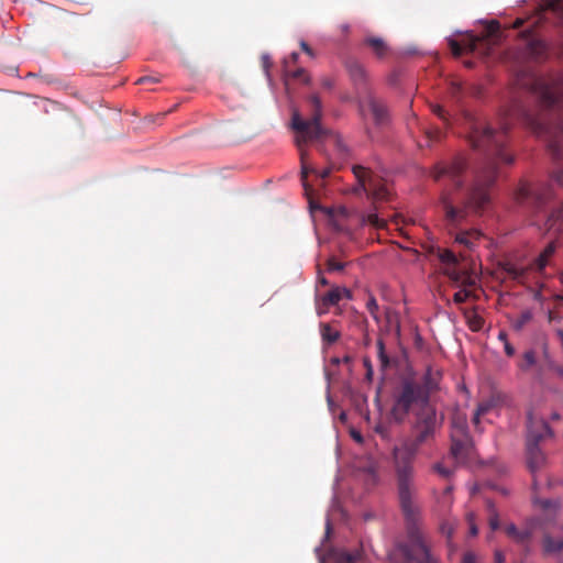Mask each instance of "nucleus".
I'll use <instances>...</instances> for the list:
<instances>
[{"label": "nucleus", "instance_id": "nucleus-43", "mask_svg": "<svg viewBox=\"0 0 563 563\" xmlns=\"http://www.w3.org/2000/svg\"><path fill=\"white\" fill-rule=\"evenodd\" d=\"M518 530L519 529L514 523H509L505 527V532L510 539L515 538V536L518 533Z\"/></svg>", "mask_w": 563, "mask_h": 563}, {"label": "nucleus", "instance_id": "nucleus-61", "mask_svg": "<svg viewBox=\"0 0 563 563\" xmlns=\"http://www.w3.org/2000/svg\"><path fill=\"white\" fill-rule=\"evenodd\" d=\"M548 319H549L550 322L555 319V316H554V313L552 311H549Z\"/></svg>", "mask_w": 563, "mask_h": 563}, {"label": "nucleus", "instance_id": "nucleus-24", "mask_svg": "<svg viewBox=\"0 0 563 563\" xmlns=\"http://www.w3.org/2000/svg\"><path fill=\"white\" fill-rule=\"evenodd\" d=\"M537 363L536 352L533 350H529L523 353L522 360L519 362L518 366L521 371L527 372Z\"/></svg>", "mask_w": 563, "mask_h": 563}, {"label": "nucleus", "instance_id": "nucleus-5", "mask_svg": "<svg viewBox=\"0 0 563 563\" xmlns=\"http://www.w3.org/2000/svg\"><path fill=\"white\" fill-rule=\"evenodd\" d=\"M352 172L357 181L356 186L352 189L355 195L366 194L373 205L389 200L390 190L385 179L362 165H354Z\"/></svg>", "mask_w": 563, "mask_h": 563}, {"label": "nucleus", "instance_id": "nucleus-52", "mask_svg": "<svg viewBox=\"0 0 563 563\" xmlns=\"http://www.w3.org/2000/svg\"><path fill=\"white\" fill-rule=\"evenodd\" d=\"M262 64H263L264 69L267 71L269 66H271V60H269V57L267 55H264L262 57Z\"/></svg>", "mask_w": 563, "mask_h": 563}, {"label": "nucleus", "instance_id": "nucleus-32", "mask_svg": "<svg viewBox=\"0 0 563 563\" xmlns=\"http://www.w3.org/2000/svg\"><path fill=\"white\" fill-rule=\"evenodd\" d=\"M505 271L509 276H511L514 279H519L523 276L525 272L522 268H518L515 265L507 264L505 267Z\"/></svg>", "mask_w": 563, "mask_h": 563}, {"label": "nucleus", "instance_id": "nucleus-31", "mask_svg": "<svg viewBox=\"0 0 563 563\" xmlns=\"http://www.w3.org/2000/svg\"><path fill=\"white\" fill-rule=\"evenodd\" d=\"M471 290L461 289L454 294L453 301L457 305L463 303L471 297Z\"/></svg>", "mask_w": 563, "mask_h": 563}, {"label": "nucleus", "instance_id": "nucleus-55", "mask_svg": "<svg viewBox=\"0 0 563 563\" xmlns=\"http://www.w3.org/2000/svg\"><path fill=\"white\" fill-rule=\"evenodd\" d=\"M332 85H333V84H332L331 79L325 78V79H323V80H322V86H323L324 88H331V87H332Z\"/></svg>", "mask_w": 563, "mask_h": 563}, {"label": "nucleus", "instance_id": "nucleus-12", "mask_svg": "<svg viewBox=\"0 0 563 563\" xmlns=\"http://www.w3.org/2000/svg\"><path fill=\"white\" fill-rule=\"evenodd\" d=\"M451 454L459 462H464L471 452L470 437L451 435Z\"/></svg>", "mask_w": 563, "mask_h": 563}, {"label": "nucleus", "instance_id": "nucleus-56", "mask_svg": "<svg viewBox=\"0 0 563 563\" xmlns=\"http://www.w3.org/2000/svg\"><path fill=\"white\" fill-rule=\"evenodd\" d=\"M555 180L560 184V185H563V172H559L555 176Z\"/></svg>", "mask_w": 563, "mask_h": 563}, {"label": "nucleus", "instance_id": "nucleus-35", "mask_svg": "<svg viewBox=\"0 0 563 563\" xmlns=\"http://www.w3.org/2000/svg\"><path fill=\"white\" fill-rule=\"evenodd\" d=\"M466 520H467L468 527H470V536L476 537L478 533V528L475 522V515L473 512H468L466 515Z\"/></svg>", "mask_w": 563, "mask_h": 563}, {"label": "nucleus", "instance_id": "nucleus-17", "mask_svg": "<svg viewBox=\"0 0 563 563\" xmlns=\"http://www.w3.org/2000/svg\"><path fill=\"white\" fill-rule=\"evenodd\" d=\"M444 274L456 285H473L471 276L465 272L457 269L456 265L446 267Z\"/></svg>", "mask_w": 563, "mask_h": 563}, {"label": "nucleus", "instance_id": "nucleus-57", "mask_svg": "<svg viewBox=\"0 0 563 563\" xmlns=\"http://www.w3.org/2000/svg\"><path fill=\"white\" fill-rule=\"evenodd\" d=\"M289 58H290V60H291L292 63H297V60H298V58H299V54H298V53H296V52H294V53H291V54H290Z\"/></svg>", "mask_w": 563, "mask_h": 563}, {"label": "nucleus", "instance_id": "nucleus-9", "mask_svg": "<svg viewBox=\"0 0 563 563\" xmlns=\"http://www.w3.org/2000/svg\"><path fill=\"white\" fill-rule=\"evenodd\" d=\"M346 68L349 71V75L351 77V80L353 81L357 93L367 96L371 93L368 86H367V73L363 65H361L356 60H349L346 63Z\"/></svg>", "mask_w": 563, "mask_h": 563}, {"label": "nucleus", "instance_id": "nucleus-54", "mask_svg": "<svg viewBox=\"0 0 563 563\" xmlns=\"http://www.w3.org/2000/svg\"><path fill=\"white\" fill-rule=\"evenodd\" d=\"M498 340L501 341L504 344L508 342L507 333L505 331H500L498 334Z\"/></svg>", "mask_w": 563, "mask_h": 563}, {"label": "nucleus", "instance_id": "nucleus-14", "mask_svg": "<svg viewBox=\"0 0 563 563\" xmlns=\"http://www.w3.org/2000/svg\"><path fill=\"white\" fill-rule=\"evenodd\" d=\"M363 43L372 49L377 58H384L389 52L387 43L382 37L366 36Z\"/></svg>", "mask_w": 563, "mask_h": 563}, {"label": "nucleus", "instance_id": "nucleus-36", "mask_svg": "<svg viewBox=\"0 0 563 563\" xmlns=\"http://www.w3.org/2000/svg\"><path fill=\"white\" fill-rule=\"evenodd\" d=\"M327 266L329 272H339L344 268V264L338 262L334 257L328 260Z\"/></svg>", "mask_w": 563, "mask_h": 563}, {"label": "nucleus", "instance_id": "nucleus-50", "mask_svg": "<svg viewBox=\"0 0 563 563\" xmlns=\"http://www.w3.org/2000/svg\"><path fill=\"white\" fill-rule=\"evenodd\" d=\"M504 350L507 356L511 357L515 355V347L509 342L504 344Z\"/></svg>", "mask_w": 563, "mask_h": 563}, {"label": "nucleus", "instance_id": "nucleus-22", "mask_svg": "<svg viewBox=\"0 0 563 563\" xmlns=\"http://www.w3.org/2000/svg\"><path fill=\"white\" fill-rule=\"evenodd\" d=\"M457 437H470L467 432L466 420L461 417H455L452 420V432L451 435Z\"/></svg>", "mask_w": 563, "mask_h": 563}, {"label": "nucleus", "instance_id": "nucleus-27", "mask_svg": "<svg viewBox=\"0 0 563 563\" xmlns=\"http://www.w3.org/2000/svg\"><path fill=\"white\" fill-rule=\"evenodd\" d=\"M438 258L441 263L445 264L446 267L457 265L456 255L450 250H438Z\"/></svg>", "mask_w": 563, "mask_h": 563}, {"label": "nucleus", "instance_id": "nucleus-19", "mask_svg": "<svg viewBox=\"0 0 563 563\" xmlns=\"http://www.w3.org/2000/svg\"><path fill=\"white\" fill-rule=\"evenodd\" d=\"M547 230L563 231V207L552 211L545 221Z\"/></svg>", "mask_w": 563, "mask_h": 563}, {"label": "nucleus", "instance_id": "nucleus-47", "mask_svg": "<svg viewBox=\"0 0 563 563\" xmlns=\"http://www.w3.org/2000/svg\"><path fill=\"white\" fill-rule=\"evenodd\" d=\"M364 366L366 367V378L371 380L373 377V366L368 358H364Z\"/></svg>", "mask_w": 563, "mask_h": 563}, {"label": "nucleus", "instance_id": "nucleus-37", "mask_svg": "<svg viewBox=\"0 0 563 563\" xmlns=\"http://www.w3.org/2000/svg\"><path fill=\"white\" fill-rule=\"evenodd\" d=\"M484 324V320L482 317L479 316H474L471 320H470V328L473 330V331H479L482 329Z\"/></svg>", "mask_w": 563, "mask_h": 563}, {"label": "nucleus", "instance_id": "nucleus-64", "mask_svg": "<svg viewBox=\"0 0 563 563\" xmlns=\"http://www.w3.org/2000/svg\"><path fill=\"white\" fill-rule=\"evenodd\" d=\"M558 373L563 376V368H559Z\"/></svg>", "mask_w": 563, "mask_h": 563}, {"label": "nucleus", "instance_id": "nucleus-51", "mask_svg": "<svg viewBox=\"0 0 563 563\" xmlns=\"http://www.w3.org/2000/svg\"><path fill=\"white\" fill-rule=\"evenodd\" d=\"M495 563H505V556L500 551L495 552Z\"/></svg>", "mask_w": 563, "mask_h": 563}, {"label": "nucleus", "instance_id": "nucleus-20", "mask_svg": "<svg viewBox=\"0 0 563 563\" xmlns=\"http://www.w3.org/2000/svg\"><path fill=\"white\" fill-rule=\"evenodd\" d=\"M320 335L322 341L328 344H333L340 339V331L332 328L330 323L320 324Z\"/></svg>", "mask_w": 563, "mask_h": 563}, {"label": "nucleus", "instance_id": "nucleus-29", "mask_svg": "<svg viewBox=\"0 0 563 563\" xmlns=\"http://www.w3.org/2000/svg\"><path fill=\"white\" fill-rule=\"evenodd\" d=\"M377 350H378V360L380 362L382 368H387L389 366V357L385 352V344L383 340L377 341Z\"/></svg>", "mask_w": 563, "mask_h": 563}, {"label": "nucleus", "instance_id": "nucleus-23", "mask_svg": "<svg viewBox=\"0 0 563 563\" xmlns=\"http://www.w3.org/2000/svg\"><path fill=\"white\" fill-rule=\"evenodd\" d=\"M531 310H523L516 319L511 321L512 328L516 331H521L525 325L532 320Z\"/></svg>", "mask_w": 563, "mask_h": 563}, {"label": "nucleus", "instance_id": "nucleus-46", "mask_svg": "<svg viewBox=\"0 0 563 563\" xmlns=\"http://www.w3.org/2000/svg\"><path fill=\"white\" fill-rule=\"evenodd\" d=\"M336 563H355V555L345 553L339 559Z\"/></svg>", "mask_w": 563, "mask_h": 563}, {"label": "nucleus", "instance_id": "nucleus-3", "mask_svg": "<svg viewBox=\"0 0 563 563\" xmlns=\"http://www.w3.org/2000/svg\"><path fill=\"white\" fill-rule=\"evenodd\" d=\"M532 88L540 110L538 113L522 110V119L533 133L550 141L549 146L554 157L563 159L558 143L559 136L563 133V76L550 81L537 78L532 82Z\"/></svg>", "mask_w": 563, "mask_h": 563}, {"label": "nucleus", "instance_id": "nucleus-13", "mask_svg": "<svg viewBox=\"0 0 563 563\" xmlns=\"http://www.w3.org/2000/svg\"><path fill=\"white\" fill-rule=\"evenodd\" d=\"M481 40L478 37H467L461 43L455 40H450L449 44L454 56H461L464 52H474Z\"/></svg>", "mask_w": 563, "mask_h": 563}, {"label": "nucleus", "instance_id": "nucleus-30", "mask_svg": "<svg viewBox=\"0 0 563 563\" xmlns=\"http://www.w3.org/2000/svg\"><path fill=\"white\" fill-rule=\"evenodd\" d=\"M531 537H532L531 530L523 529V530H518V533L515 536V538L512 540L519 544L527 545L530 542Z\"/></svg>", "mask_w": 563, "mask_h": 563}, {"label": "nucleus", "instance_id": "nucleus-10", "mask_svg": "<svg viewBox=\"0 0 563 563\" xmlns=\"http://www.w3.org/2000/svg\"><path fill=\"white\" fill-rule=\"evenodd\" d=\"M543 550L545 553H558L563 550V526L548 527L543 536Z\"/></svg>", "mask_w": 563, "mask_h": 563}, {"label": "nucleus", "instance_id": "nucleus-6", "mask_svg": "<svg viewBox=\"0 0 563 563\" xmlns=\"http://www.w3.org/2000/svg\"><path fill=\"white\" fill-rule=\"evenodd\" d=\"M541 440L542 433H536L532 430L531 438H527L526 442V461L528 470L533 476V485H537V473L547 465V456L538 445Z\"/></svg>", "mask_w": 563, "mask_h": 563}, {"label": "nucleus", "instance_id": "nucleus-28", "mask_svg": "<svg viewBox=\"0 0 563 563\" xmlns=\"http://www.w3.org/2000/svg\"><path fill=\"white\" fill-rule=\"evenodd\" d=\"M363 222L376 229H384L387 223L384 219L379 218L377 213L369 212L363 217Z\"/></svg>", "mask_w": 563, "mask_h": 563}, {"label": "nucleus", "instance_id": "nucleus-45", "mask_svg": "<svg viewBox=\"0 0 563 563\" xmlns=\"http://www.w3.org/2000/svg\"><path fill=\"white\" fill-rule=\"evenodd\" d=\"M434 471L442 475L443 477H448L450 475V471L445 467H443L442 464L438 463L433 466Z\"/></svg>", "mask_w": 563, "mask_h": 563}, {"label": "nucleus", "instance_id": "nucleus-60", "mask_svg": "<svg viewBox=\"0 0 563 563\" xmlns=\"http://www.w3.org/2000/svg\"><path fill=\"white\" fill-rule=\"evenodd\" d=\"M551 419H552L553 421H556V420H559V419H560V415H559L558 412H553V413L551 415Z\"/></svg>", "mask_w": 563, "mask_h": 563}, {"label": "nucleus", "instance_id": "nucleus-8", "mask_svg": "<svg viewBox=\"0 0 563 563\" xmlns=\"http://www.w3.org/2000/svg\"><path fill=\"white\" fill-rule=\"evenodd\" d=\"M343 298L351 299V290L345 287H333L316 301V310L319 316L328 312L329 308L339 303Z\"/></svg>", "mask_w": 563, "mask_h": 563}, {"label": "nucleus", "instance_id": "nucleus-53", "mask_svg": "<svg viewBox=\"0 0 563 563\" xmlns=\"http://www.w3.org/2000/svg\"><path fill=\"white\" fill-rule=\"evenodd\" d=\"M499 30V24L498 22H493L490 25H489V33L493 34L495 32H498Z\"/></svg>", "mask_w": 563, "mask_h": 563}, {"label": "nucleus", "instance_id": "nucleus-39", "mask_svg": "<svg viewBox=\"0 0 563 563\" xmlns=\"http://www.w3.org/2000/svg\"><path fill=\"white\" fill-rule=\"evenodd\" d=\"M292 78H302L305 82H309L310 77L307 75V71L303 68H298L291 73Z\"/></svg>", "mask_w": 563, "mask_h": 563}, {"label": "nucleus", "instance_id": "nucleus-59", "mask_svg": "<svg viewBox=\"0 0 563 563\" xmlns=\"http://www.w3.org/2000/svg\"><path fill=\"white\" fill-rule=\"evenodd\" d=\"M319 283L323 286H327L329 284V282L324 277H320Z\"/></svg>", "mask_w": 563, "mask_h": 563}, {"label": "nucleus", "instance_id": "nucleus-15", "mask_svg": "<svg viewBox=\"0 0 563 563\" xmlns=\"http://www.w3.org/2000/svg\"><path fill=\"white\" fill-rule=\"evenodd\" d=\"M482 236L476 229L463 230L455 234V242L471 249Z\"/></svg>", "mask_w": 563, "mask_h": 563}, {"label": "nucleus", "instance_id": "nucleus-34", "mask_svg": "<svg viewBox=\"0 0 563 563\" xmlns=\"http://www.w3.org/2000/svg\"><path fill=\"white\" fill-rule=\"evenodd\" d=\"M367 310L371 313V316L378 320V303L374 297H371L366 303Z\"/></svg>", "mask_w": 563, "mask_h": 563}, {"label": "nucleus", "instance_id": "nucleus-11", "mask_svg": "<svg viewBox=\"0 0 563 563\" xmlns=\"http://www.w3.org/2000/svg\"><path fill=\"white\" fill-rule=\"evenodd\" d=\"M364 102L367 104L376 125L382 126L388 122V110L383 101L368 93L365 96Z\"/></svg>", "mask_w": 563, "mask_h": 563}, {"label": "nucleus", "instance_id": "nucleus-42", "mask_svg": "<svg viewBox=\"0 0 563 563\" xmlns=\"http://www.w3.org/2000/svg\"><path fill=\"white\" fill-rule=\"evenodd\" d=\"M376 433H378L383 439L388 440L389 439V432L386 426L378 424L375 428Z\"/></svg>", "mask_w": 563, "mask_h": 563}, {"label": "nucleus", "instance_id": "nucleus-38", "mask_svg": "<svg viewBox=\"0 0 563 563\" xmlns=\"http://www.w3.org/2000/svg\"><path fill=\"white\" fill-rule=\"evenodd\" d=\"M441 532L451 539L454 532L453 523L446 521L441 525Z\"/></svg>", "mask_w": 563, "mask_h": 563}, {"label": "nucleus", "instance_id": "nucleus-25", "mask_svg": "<svg viewBox=\"0 0 563 563\" xmlns=\"http://www.w3.org/2000/svg\"><path fill=\"white\" fill-rule=\"evenodd\" d=\"M493 407H494L493 399L482 401L478 405V407L474 413V417H473V423L475 424V427H478L481 416L487 413Z\"/></svg>", "mask_w": 563, "mask_h": 563}, {"label": "nucleus", "instance_id": "nucleus-49", "mask_svg": "<svg viewBox=\"0 0 563 563\" xmlns=\"http://www.w3.org/2000/svg\"><path fill=\"white\" fill-rule=\"evenodd\" d=\"M300 47H301V49H302L306 54H308V55H309V56H311V57H314V53H313L312 48L307 44V42L301 41V42H300Z\"/></svg>", "mask_w": 563, "mask_h": 563}, {"label": "nucleus", "instance_id": "nucleus-2", "mask_svg": "<svg viewBox=\"0 0 563 563\" xmlns=\"http://www.w3.org/2000/svg\"><path fill=\"white\" fill-rule=\"evenodd\" d=\"M507 121L498 128L488 123L474 122L470 131V142L476 150L483 151L486 162L475 174L473 183L464 187V174L467 168L463 156L435 164L430 175L442 186L440 205L448 225L457 228L482 216L492 203V187L497 178L498 164H511L514 157L506 152Z\"/></svg>", "mask_w": 563, "mask_h": 563}, {"label": "nucleus", "instance_id": "nucleus-58", "mask_svg": "<svg viewBox=\"0 0 563 563\" xmlns=\"http://www.w3.org/2000/svg\"><path fill=\"white\" fill-rule=\"evenodd\" d=\"M352 437L354 440H356L357 442H362V435L357 432H352Z\"/></svg>", "mask_w": 563, "mask_h": 563}, {"label": "nucleus", "instance_id": "nucleus-26", "mask_svg": "<svg viewBox=\"0 0 563 563\" xmlns=\"http://www.w3.org/2000/svg\"><path fill=\"white\" fill-rule=\"evenodd\" d=\"M486 505H487V510L489 512L488 523H489L490 529L493 531H495V530L499 529V527H500L499 516H498V512H497L493 501L487 500Z\"/></svg>", "mask_w": 563, "mask_h": 563}, {"label": "nucleus", "instance_id": "nucleus-62", "mask_svg": "<svg viewBox=\"0 0 563 563\" xmlns=\"http://www.w3.org/2000/svg\"><path fill=\"white\" fill-rule=\"evenodd\" d=\"M554 299L558 301H561V300H563V295H555Z\"/></svg>", "mask_w": 563, "mask_h": 563}, {"label": "nucleus", "instance_id": "nucleus-48", "mask_svg": "<svg viewBox=\"0 0 563 563\" xmlns=\"http://www.w3.org/2000/svg\"><path fill=\"white\" fill-rule=\"evenodd\" d=\"M462 563H476V556L473 552H466L463 555Z\"/></svg>", "mask_w": 563, "mask_h": 563}, {"label": "nucleus", "instance_id": "nucleus-18", "mask_svg": "<svg viewBox=\"0 0 563 563\" xmlns=\"http://www.w3.org/2000/svg\"><path fill=\"white\" fill-rule=\"evenodd\" d=\"M532 430L536 433H542V440L547 437H552V430L545 420H534L531 416H529L527 438H531Z\"/></svg>", "mask_w": 563, "mask_h": 563}, {"label": "nucleus", "instance_id": "nucleus-40", "mask_svg": "<svg viewBox=\"0 0 563 563\" xmlns=\"http://www.w3.org/2000/svg\"><path fill=\"white\" fill-rule=\"evenodd\" d=\"M431 110L440 119L446 120V112H445V110L440 104H431Z\"/></svg>", "mask_w": 563, "mask_h": 563}, {"label": "nucleus", "instance_id": "nucleus-63", "mask_svg": "<svg viewBox=\"0 0 563 563\" xmlns=\"http://www.w3.org/2000/svg\"><path fill=\"white\" fill-rule=\"evenodd\" d=\"M522 24V21L518 20L516 23H515V26L518 27L519 25Z\"/></svg>", "mask_w": 563, "mask_h": 563}, {"label": "nucleus", "instance_id": "nucleus-16", "mask_svg": "<svg viewBox=\"0 0 563 563\" xmlns=\"http://www.w3.org/2000/svg\"><path fill=\"white\" fill-rule=\"evenodd\" d=\"M556 251V243L550 242L533 263V268L538 272H542L549 264L550 258Z\"/></svg>", "mask_w": 563, "mask_h": 563}, {"label": "nucleus", "instance_id": "nucleus-1", "mask_svg": "<svg viewBox=\"0 0 563 563\" xmlns=\"http://www.w3.org/2000/svg\"><path fill=\"white\" fill-rule=\"evenodd\" d=\"M441 374L428 367L416 378H405L393 396L391 418L402 423L413 411L410 424L411 435L404 438L391 450L398 499L405 520L407 540L397 545L406 563H437L422 532L421 506L417 500L415 485V461L420 449L433 442L442 428L443 415H438L431 396L439 390Z\"/></svg>", "mask_w": 563, "mask_h": 563}, {"label": "nucleus", "instance_id": "nucleus-41", "mask_svg": "<svg viewBox=\"0 0 563 563\" xmlns=\"http://www.w3.org/2000/svg\"><path fill=\"white\" fill-rule=\"evenodd\" d=\"M159 82V78L153 77V76H143L137 79V85H144V84H156Z\"/></svg>", "mask_w": 563, "mask_h": 563}, {"label": "nucleus", "instance_id": "nucleus-21", "mask_svg": "<svg viewBox=\"0 0 563 563\" xmlns=\"http://www.w3.org/2000/svg\"><path fill=\"white\" fill-rule=\"evenodd\" d=\"M547 44L541 40H532L528 44V52L534 59H542L547 54Z\"/></svg>", "mask_w": 563, "mask_h": 563}, {"label": "nucleus", "instance_id": "nucleus-44", "mask_svg": "<svg viewBox=\"0 0 563 563\" xmlns=\"http://www.w3.org/2000/svg\"><path fill=\"white\" fill-rule=\"evenodd\" d=\"M462 90H463L462 84H460V82L451 84L450 91L453 97H459V95L462 92Z\"/></svg>", "mask_w": 563, "mask_h": 563}, {"label": "nucleus", "instance_id": "nucleus-4", "mask_svg": "<svg viewBox=\"0 0 563 563\" xmlns=\"http://www.w3.org/2000/svg\"><path fill=\"white\" fill-rule=\"evenodd\" d=\"M311 106V113L309 119H302L300 113L295 110L291 115L290 126L296 132V145L300 153L301 162V183L306 195H310L312 191L311 186L308 183V175L314 174L320 179H325L331 168H324L321 172L310 166L308 163V151L305 145L309 142H321L325 140L330 132L321 125L322 118V103L318 95H311L308 98Z\"/></svg>", "mask_w": 563, "mask_h": 563}, {"label": "nucleus", "instance_id": "nucleus-7", "mask_svg": "<svg viewBox=\"0 0 563 563\" xmlns=\"http://www.w3.org/2000/svg\"><path fill=\"white\" fill-rule=\"evenodd\" d=\"M550 196L551 194L548 187L528 183H521L516 191V200L519 203L529 205L537 209L541 208L549 200Z\"/></svg>", "mask_w": 563, "mask_h": 563}, {"label": "nucleus", "instance_id": "nucleus-33", "mask_svg": "<svg viewBox=\"0 0 563 563\" xmlns=\"http://www.w3.org/2000/svg\"><path fill=\"white\" fill-rule=\"evenodd\" d=\"M424 134H426V139H427V144L426 145H428V146L432 142H435V141H438L441 137V131L439 129L426 130Z\"/></svg>", "mask_w": 563, "mask_h": 563}]
</instances>
